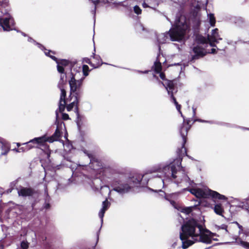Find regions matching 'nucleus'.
Listing matches in <instances>:
<instances>
[{
  "instance_id": "obj_3",
  "label": "nucleus",
  "mask_w": 249,
  "mask_h": 249,
  "mask_svg": "<svg viewBox=\"0 0 249 249\" xmlns=\"http://www.w3.org/2000/svg\"><path fill=\"white\" fill-rule=\"evenodd\" d=\"M187 29L188 25L185 18L181 16L177 18L174 26L169 32L158 35V41L160 44H163L170 40L180 41L183 39Z\"/></svg>"
},
{
  "instance_id": "obj_36",
  "label": "nucleus",
  "mask_w": 249,
  "mask_h": 249,
  "mask_svg": "<svg viewBox=\"0 0 249 249\" xmlns=\"http://www.w3.org/2000/svg\"><path fill=\"white\" fill-rule=\"evenodd\" d=\"M227 228V226L225 225H223L221 226V229L225 230V232L226 233H228V231Z\"/></svg>"
},
{
  "instance_id": "obj_44",
  "label": "nucleus",
  "mask_w": 249,
  "mask_h": 249,
  "mask_svg": "<svg viewBox=\"0 0 249 249\" xmlns=\"http://www.w3.org/2000/svg\"><path fill=\"white\" fill-rule=\"evenodd\" d=\"M17 145H18V146H19V143H18V144H17Z\"/></svg>"
},
{
  "instance_id": "obj_22",
  "label": "nucleus",
  "mask_w": 249,
  "mask_h": 249,
  "mask_svg": "<svg viewBox=\"0 0 249 249\" xmlns=\"http://www.w3.org/2000/svg\"><path fill=\"white\" fill-rule=\"evenodd\" d=\"M208 19L210 25L212 26H214L215 23V19L213 14H210L208 15Z\"/></svg>"
},
{
  "instance_id": "obj_2",
  "label": "nucleus",
  "mask_w": 249,
  "mask_h": 249,
  "mask_svg": "<svg viewBox=\"0 0 249 249\" xmlns=\"http://www.w3.org/2000/svg\"><path fill=\"white\" fill-rule=\"evenodd\" d=\"M214 235L210 231L203 228L196 220L191 219L181 226L179 236L182 243V247L186 249L198 241L210 244L212 240H216Z\"/></svg>"
},
{
  "instance_id": "obj_11",
  "label": "nucleus",
  "mask_w": 249,
  "mask_h": 249,
  "mask_svg": "<svg viewBox=\"0 0 249 249\" xmlns=\"http://www.w3.org/2000/svg\"><path fill=\"white\" fill-rule=\"evenodd\" d=\"M46 142H49V140L48 137L45 135L40 137L35 138L27 142V144L33 143L37 145H43Z\"/></svg>"
},
{
  "instance_id": "obj_39",
  "label": "nucleus",
  "mask_w": 249,
  "mask_h": 249,
  "mask_svg": "<svg viewBox=\"0 0 249 249\" xmlns=\"http://www.w3.org/2000/svg\"><path fill=\"white\" fill-rule=\"evenodd\" d=\"M28 41L29 42H32V41H34L35 42V41L32 38H30L29 37L28 39Z\"/></svg>"
},
{
  "instance_id": "obj_37",
  "label": "nucleus",
  "mask_w": 249,
  "mask_h": 249,
  "mask_svg": "<svg viewBox=\"0 0 249 249\" xmlns=\"http://www.w3.org/2000/svg\"><path fill=\"white\" fill-rule=\"evenodd\" d=\"M160 76L161 79H162V80H164L165 76V75H164V73H160Z\"/></svg>"
},
{
  "instance_id": "obj_24",
  "label": "nucleus",
  "mask_w": 249,
  "mask_h": 249,
  "mask_svg": "<svg viewBox=\"0 0 249 249\" xmlns=\"http://www.w3.org/2000/svg\"><path fill=\"white\" fill-rule=\"evenodd\" d=\"M65 100H60L59 105V110L60 112H63L65 108Z\"/></svg>"
},
{
  "instance_id": "obj_34",
  "label": "nucleus",
  "mask_w": 249,
  "mask_h": 249,
  "mask_svg": "<svg viewBox=\"0 0 249 249\" xmlns=\"http://www.w3.org/2000/svg\"><path fill=\"white\" fill-rule=\"evenodd\" d=\"M62 119L64 120H67L69 119V115L66 113L62 114Z\"/></svg>"
},
{
  "instance_id": "obj_16",
  "label": "nucleus",
  "mask_w": 249,
  "mask_h": 249,
  "mask_svg": "<svg viewBox=\"0 0 249 249\" xmlns=\"http://www.w3.org/2000/svg\"><path fill=\"white\" fill-rule=\"evenodd\" d=\"M18 194L23 196H29L32 194V191L29 188H22L18 191Z\"/></svg>"
},
{
  "instance_id": "obj_8",
  "label": "nucleus",
  "mask_w": 249,
  "mask_h": 249,
  "mask_svg": "<svg viewBox=\"0 0 249 249\" xmlns=\"http://www.w3.org/2000/svg\"><path fill=\"white\" fill-rule=\"evenodd\" d=\"M1 15H0V26L5 31H9L12 30L10 27V24L13 25V18L9 15H6L5 18H1Z\"/></svg>"
},
{
  "instance_id": "obj_41",
  "label": "nucleus",
  "mask_w": 249,
  "mask_h": 249,
  "mask_svg": "<svg viewBox=\"0 0 249 249\" xmlns=\"http://www.w3.org/2000/svg\"><path fill=\"white\" fill-rule=\"evenodd\" d=\"M93 168H94V170H97L98 168H95V167L94 166V165L93 166Z\"/></svg>"
},
{
  "instance_id": "obj_33",
  "label": "nucleus",
  "mask_w": 249,
  "mask_h": 249,
  "mask_svg": "<svg viewBox=\"0 0 249 249\" xmlns=\"http://www.w3.org/2000/svg\"><path fill=\"white\" fill-rule=\"evenodd\" d=\"M236 224H237V225L238 226V227L239 228V234H241V233L242 232V231H243V227L241 225H240L237 222H236Z\"/></svg>"
},
{
  "instance_id": "obj_1",
  "label": "nucleus",
  "mask_w": 249,
  "mask_h": 249,
  "mask_svg": "<svg viewBox=\"0 0 249 249\" xmlns=\"http://www.w3.org/2000/svg\"><path fill=\"white\" fill-rule=\"evenodd\" d=\"M177 166L175 165L159 164L156 165L147 170L145 173L142 176H133L129 178L126 183H121L118 185L113 184V190L120 193L124 194L129 192L132 188L138 187L141 181L142 177L149 174L157 173V176L159 178L158 181L160 183V186H163L164 181L169 179L170 177L175 179L179 178L176 180V183L180 184L181 187L192 188L189 190L190 193L198 198L209 197L212 196L214 198L219 199H226L225 196L220 195L218 193L210 190L205 187L202 189L197 188L193 186V181H191L188 176L185 174L184 170L180 166V160H177L175 161Z\"/></svg>"
},
{
  "instance_id": "obj_21",
  "label": "nucleus",
  "mask_w": 249,
  "mask_h": 249,
  "mask_svg": "<svg viewBox=\"0 0 249 249\" xmlns=\"http://www.w3.org/2000/svg\"><path fill=\"white\" fill-rule=\"evenodd\" d=\"M78 103L77 97L75 96V100L71 102V104L67 106V110L68 111H71L75 105H77Z\"/></svg>"
},
{
  "instance_id": "obj_12",
  "label": "nucleus",
  "mask_w": 249,
  "mask_h": 249,
  "mask_svg": "<svg viewBox=\"0 0 249 249\" xmlns=\"http://www.w3.org/2000/svg\"><path fill=\"white\" fill-rule=\"evenodd\" d=\"M195 55L193 56L192 59H198L206 55L207 52L199 47H195L193 50Z\"/></svg>"
},
{
  "instance_id": "obj_14",
  "label": "nucleus",
  "mask_w": 249,
  "mask_h": 249,
  "mask_svg": "<svg viewBox=\"0 0 249 249\" xmlns=\"http://www.w3.org/2000/svg\"><path fill=\"white\" fill-rule=\"evenodd\" d=\"M109 206V203L107 201V199H106L102 203V208L100 210L99 213V216L101 219V222H103V217L104 216V213L108 209Z\"/></svg>"
},
{
  "instance_id": "obj_40",
  "label": "nucleus",
  "mask_w": 249,
  "mask_h": 249,
  "mask_svg": "<svg viewBox=\"0 0 249 249\" xmlns=\"http://www.w3.org/2000/svg\"><path fill=\"white\" fill-rule=\"evenodd\" d=\"M148 71H140V72L141 73H146L148 72Z\"/></svg>"
},
{
  "instance_id": "obj_7",
  "label": "nucleus",
  "mask_w": 249,
  "mask_h": 249,
  "mask_svg": "<svg viewBox=\"0 0 249 249\" xmlns=\"http://www.w3.org/2000/svg\"><path fill=\"white\" fill-rule=\"evenodd\" d=\"M161 83L166 89L168 94L170 95L172 100L176 106L177 109L181 114V116H183L180 111V105L178 103L175 98L173 96V91L175 90V84L174 82L173 81L165 80L163 82H161Z\"/></svg>"
},
{
  "instance_id": "obj_6",
  "label": "nucleus",
  "mask_w": 249,
  "mask_h": 249,
  "mask_svg": "<svg viewBox=\"0 0 249 249\" xmlns=\"http://www.w3.org/2000/svg\"><path fill=\"white\" fill-rule=\"evenodd\" d=\"M36 44L38 45V47L40 48L41 50H44V53L47 55L51 57L52 59L55 61L57 64V71L59 72L63 73L64 70V67L67 66L68 65L69 62L65 59L61 60L60 61H57V58L50 54L51 53L54 54V53L51 51H47V50L45 49L43 46H42L41 44L36 43Z\"/></svg>"
},
{
  "instance_id": "obj_19",
  "label": "nucleus",
  "mask_w": 249,
  "mask_h": 249,
  "mask_svg": "<svg viewBox=\"0 0 249 249\" xmlns=\"http://www.w3.org/2000/svg\"><path fill=\"white\" fill-rule=\"evenodd\" d=\"M23 145H25V146L18 148V150H16L17 152H24L34 147V146L31 145L30 143H28V144H27V142L24 143Z\"/></svg>"
},
{
  "instance_id": "obj_10",
  "label": "nucleus",
  "mask_w": 249,
  "mask_h": 249,
  "mask_svg": "<svg viewBox=\"0 0 249 249\" xmlns=\"http://www.w3.org/2000/svg\"><path fill=\"white\" fill-rule=\"evenodd\" d=\"M190 129V126H189L188 123H185L183 124L182 127L180 128V133L182 138L183 141V145L182 148L184 149L185 152L186 153V149L184 147V144L186 142V136L187 135V133L188 130Z\"/></svg>"
},
{
  "instance_id": "obj_32",
  "label": "nucleus",
  "mask_w": 249,
  "mask_h": 249,
  "mask_svg": "<svg viewBox=\"0 0 249 249\" xmlns=\"http://www.w3.org/2000/svg\"><path fill=\"white\" fill-rule=\"evenodd\" d=\"M191 212V209L190 208H186L184 209H183L182 212L186 213V214H189Z\"/></svg>"
},
{
  "instance_id": "obj_35",
  "label": "nucleus",
  "mask_w": 249,
  "mask_h": 249,
  "mask_svg": "<svg viewBox=\"0 0 249 249\" xmlns=\"http://www.w3.org/2000/svg\"><path fill=\"white\" fill-rule=\"evenodd\" d=\"M84 62L86 63H88L91 66V64H93V62H91L89 59L88 58H86L84 59Z\"/></svg>"
},
{
  "instance_id": "obj_17",
  "label": "nucleus",
  "mask_w": 249,
  "mask_h": 249,
  "mask_svg": "<svg viewBox=\"0 0 249 249\" xmlns=\"http://www.w3.org/2000/svg\"><path fill=\"white\" fill-rule=\"evenodd\" d=\"M93 58L94 59V62L93 64H91V66L94 68L99 67L101 65V59L99 55H96L95 54H93Z\"/></svg>"
},
{
  "instance_id": "obj_43",
  "label": "nucleus",
  "mask_w": 249,
  "mask_h": 249,
  "mask_svg": "<svg viewBox=\"0 0 249 249\" xmlns=\"http://www.w3.org/2000/svg\"><path fill=\"white\" fill-rule=\"evenodd\" d=\"M199 122H204V121H203V120H199Z\"/></svg>"
},
{
  "instance_id": "obj_29",
  "label": "nucleus",
  "mask_w": 249,
  "mask_h": 249,
  "mask_svg": "<svg viewBox=\"0 0 249 249\" xmlns=\"http://www.w3.org/2000/svg\"><path fill=\"white\" fill-rule=\"evenodd\" d=\"M134 12L138 15L141 14L142 10L138 6H134Z\"/></svg>"
},
{
  "instance_id": "obj_31",
  "label": "nucleus",
  "mask_w": 249,
  "mask_h": 249,
  "mask_svg": "<svg viewBox=\"0 0 249 249\" xmlns=\"http://www.w3.org/2000/svg\"><path fill=\"white\" fill-rule=\"evenodd\" d=\"M21 247L22 249H27L28 248V244L26 241H22L21 243Z\"/></svg>"
},
{
  "instance_id": "obj_18",
  "label": "nucleus",
  "mask_w": 249,
  "mask_h": 249,
  "mask_svg": "<svg viewBox=\"0 0 249 249\" xmlns=\"http://www.w3.org/2000/svg\"><path fill=\"white\" fill-rule=\"evenodd\" d=\"M214 211L217 214L222 216V213L224 212V209L221 204H216L214 207Z\"/></svg>"
},
{
  "instance_id": "obj_28",
  "label": "nucleus",
  "mask_w": 249,
  "mask_h": 249,
  "mask_svg": "<svg viewBox=\"0 0 249 249\" xmlns=\"http://www.w3.org/2000/svg\"><path fill=\"white\" fill-rule=\"evenodd\" d=\"M8 0H0V6L5 7L7 5Z\"/></svg>"
},
{
  "instance_id": "obj_42",
  "label": "nucleus",
  "mask_w": 249,
  "mask_h": 249,
  "mask_svg": "<svg viewBox=\"0 0 249 249\" xmlns=\"http://www.w3.org/2000/svg\"><path fill=\"white\" fill-rule=\"evenodd\" d=\"M193 112H194V113L195 114V110H196V109L193 108Z\"/></svg>"
},
{
  "instance_id": "obj_15",
  "label": "nucleus",
  "mask_w": 249,
  "mask_h": 249,
  "mask_svg": "<svg viewBox=\"0 0 249 249\" xmlns=\"http://www.w3.org/2000/svg\"><path fill=\"white\" fill-rule=\"evenodd\" d=\"M61 133L58 128H56L54 133L51 137H48L49 142H53L54 141H58L60 137Z\"/></svg>"
},
{
  "instance_id": "obj_27",
  "label": "nucleus",
  "mask_w": 249,
  "mask_h": 249,
  "mask_svg": "<svg viewBox=\"0 0 249 249\" xmlns=\"http://www.w3.org/2000/svg\"><path fill=\"white\" fill-rule=\"evenodd\" d=\"M101 190L102 193H103L105 192L107 193L108 194V195L110 194V192H111V191L110 190L108 187H107V186H104L102 187Z\"/></svg>"
},
{
  "instance_id": "obj_25",
  "label": "nucleus",
  "mask_w": 249,
  "mask_h": 249,
  "mask_svg": "<svg viewBox=\"0 0 249 249\" xmlns=\"http://www.w3.org/2000/svg\"><path fill=\"white\" fill-rule=\"evenodd\" d=\"M66 75L65 74H62L60 76V80L59 82L58 86H62V85L66 83Z\"/></svg>"
},
{
  "instance_id": "obj_38",
  "label": "nucleus",
  "mask_w": 249,
  "mask_h": 249,
  "mask_svg": "<svg viewBox=\"0 0 249 249\" xmlns=\"http://www.w3.org/2000/svg\"><path fill=\"white\" fill-rule=\"evenodd\" d=\"M215 52H216V49L215 48H213L211 49V52H209V53H214Z\"/></svg>"
},
{
  "instance_id": "obj_5",
  "label": "nucleus",
  "mask_w": 249,
  "mask_h": 249,
  "mask_svg": "<svg viewBox=\"0 0 249 249\" xmlns=\"http://www.w3.org/2000/svg\"><path fill=\"white\" fill-rule=\"evenodd\" d=\"M71 79L69 81V83L70 87L71 94H74L75 96H77L82 86L83 81L85 77H83L79 79H76V74L73 75L72 74Z\"/></svg>"
},
{
  "instance_id": "obj_26",
  "label": "nucleus",
  "mask_w": 249,
  "mask_h": 249,
  "mask_svg": "<svg viewBox=\"0 0 249 249\" xmlns=\"http://www.w3.org/2000/svg\"><path fill=\"white\" fill-rule=\"evenodd\" d=\"M88 71H89V67L86 65H84L83 66V72L84 76H87L88 75Z\"/></svg>"
},
{
  "instance_id": "obj_23",
  "label": "nucleus",
  "mask_w": 249,
  "mask_h": 249,
  "mask_svg": "<svg viewBox=\"0 0 249 249\" xmlns=\"http://www.w3.org/2000/svg\"><path fill=\"white\" fill-rule=\"evenodd\" d=\"M61 90V95L60 97V100H65V97L66 95V92L65 90L63 88L62 86H58Z\"/></svg>"
},
{
  "instance_id": "obj_4",
  "label": "nucleus",
  "mask_w": 249,
  "mask_h": 249,
  "mask_svg": "<svg viewBox=\"0 0 249 249\" xmlns=\"http://www.w3.org/2000/svg\"><path fill=\"white\" fill-rule=\"evenodd\" d=\"M218 29L215 28L212 31L211 35H208L207 38H206L202 36H198L197 37V39L198 42L202 44L209 43L211 47H215V43L218 42V40H222V38L218 32Z\"/></svg>"
},
{
  "instance_id": "obj_13",
  "label": "nucleus",
  "mask_w": 249,
  "mask_h": 249,
  "mask_svg": "<svg viewBox=\"0 0 249 249\" xmlns=\"http://www.w3.org/2000/svg\"><path fill=\"white\" fill-rule=\"evenodd\" d=\"M0 148L2 152L1 155H6L9 150V145L8 143L3 139L0 138Z\"/></svg>"
},
{
  "instance_id": "obj_9",
  "label": "nucleus",
  "mask_w": 249,
  "mask_h": 249,
  "mask_svg": "<svg viewBox=\"0 0 249 249\" xmlns=\"http://www.w3.org/2000/svg\"><path fill=\"white\" fill-rule=\"evenodd\" d=\"M247 236V233L245 231H242L241 234H239V236H234L232 237V239L235 241L236 243L242 246L245 249H249V243L244 241L243 240L246 239Z\"/></svg>"
},
{
  "instance_id": "obj_30",
  "label": "nucleus",
  "mask_w": 249,
  "mask_h": 249,
  "mask_svg": "<svg viewBox=\"0 0 249 249\" xmlns=\"http://www.w3.org/2000/svg\"><path fill=\"white\" fill-rule=\"evenodd\" d=\"M88 156L90 160L91 164H96V165H97L98 164V162L97 161H96L92 159L91 155L90 154H88Z\"/></svg>"
},
{
  "instance_id": "obj_20",
  "label": "nucleus",
  "mask_w": 249,
  "mask_h": 249,
  "mask_svg": "<svg viewBox=\"0 0 249 249\" xmlns=\"http://www.w3.org/2000/svg\"><path fill=\"white\" fill-rule=\"evenodd\" d=\"M154 69L155 71L157 73H160L161 70V63L160 62L159 60H157V61L154 63Z\"/></svg>"
}]
</instances>
